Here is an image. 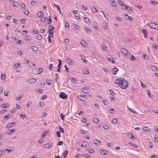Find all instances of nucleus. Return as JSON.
<instances>
[{"label": "nucleus", "mask_w": 158, "mask_h": 158, "mask_svg": "<svg viewBox=\"0 0 158 158\" xmlns=\"http://www.w3.org/2000/svg\"><path fill=\"white\" fill-rule=\"evenodd\" d=\"M120 85H119V86L122 89H125L128 86V82L127 81L124 80V78H123V79L121 82Z\"/></svg>", "instance_id": "1"}, {"label": "nucleus", "mask_w": 158, "mask_h": 158, "mask_svg": "<svg viewBox=\"0 0 158 158\" xmlns=\"http://www.w3.org/2000/svg\"><path fill=\"white\" fill-rule=\"evenodd\" d=\"M77 144L81 146L84 147H87L89 145V143L88 142H85L83 140L78 141Z\"/></svg>", "instance_id": "2"}, {"label": "nucleus", "mask_w": 158, "mask_h": 158, "mask_svg": "<svg viewBox=\"0 0 158 158\" xmlns=\"http://www.w3.org/2000/svg\"><path fill=\"white\" fill-rule=\"evenodd\" d=\"M53 143L52 142H49L48 143H46L44 145L43 147L44 148H49L53 145Z\"/></svg>", "instance_id": "3"}, {"label": "nucleus", "mask_w": 158, "mask_h": 158, "mask_svg": "<svg viewBox=\"0 0 158 158\" xmlns=\"http://www.w3.org/2000/svg\"><path fill=\"white\" fill-rule=\"evenodd\" d=\"M59 96L60 98L64 99H66L68 98L67 95L66 94L63 92H61L59 94Z\"/></svg>", "instance_id": "4"}, {"label": "nucleus", "mask_w": 158, "mask_h": 158, "mask_svg": "<svg viewBox=\"0 0 158 158\" xmlns=\"http://www.w3.org/2000/svg\"><path fill=\"white\" fill-rule=\"evenodd\" d=\"M118 3L120 4L121 6H124L125 7V8H124V7H122V8L124 9H127V10H127V9L129 8V7L128 6H127L126 5H125L124 4H123V2L120 0H118Z\"/></svg>", "instance_id": "5"}, {"label": "nucleus", "mask_w": 158, "mask_h": 158, "mask_svg": "<svg viewBox=\"0 0 158 158\" xmlns=\"http://www.w3.org/2000/svg\"><path fill=\"white\" fill-rule=\"evenodd\" d=\"M66 60L68 64L71 65H73L74 63V61L69 58H67Z\"/></svg>", "instance_id": "6"}, {"label": "nucleus", "mask_w": 158, "mask_h": 158, "mask_svg": "<svg viewBox=\"0 0 158 158\" xmlns=\"http://www.w3.org/2000/svg\"><path fill=\"white\" fill-rule=\"evenodd\" d=\"M110 4L113 7L116 6V2L114 0H108Z\"/></svg>", "instance_id": "7"}, {"label": "nucleus", "mask_w": 158, "mask_h": 158, "mask_svg": "<svg viewBox=\"0 0 158 158\" xmlns=\"http://www.w3.org/2000/svg\"><path fill=\"white\" fill-rule=\"evenodd\" d=\"M156 24L155 23H149L148 24V25L152 29H156Z\"/></svg>", "instance_id": "8"}, {"label": "nucleus", "mask_w": 158, "mask_h": 158, "mask_svg": "<svg viewBox=\"0 0 158 158\" xmlns=\"http://www.w3.org/2000/svg\"><path fill=\"white\" fill-rule=\"evenodd\" d=\"M16 130L15 129H10L8 130L6 132V134H11L12 133L14 132Z\"/></svg>", "instance_id": "9"}, {"label": "nucleus", "mask_w": 158, "mask_h": 158, "mask_svg": "<svg viewBox=\"0 0 158 158\" xmlns=\"http://www.w3.org/2000/svg\"><path fill=\"white\" fill-rule=\"evenodd\" d=\"M81 90L82 91L85 93L89 92L90 91V89L88 88H81Z\"/></svg>", "instance_id": "10"}, {"label": "nucleus", "mask_w": 158, "mask_h": 158, "mask_svg": "<svg viewBox=\"0 0 158 158\" xmlns=\"http://www.w3.org/2000/svg\"><path fill=\"white\" fill-rule=\"evenodd\" d=\"M122 79H123V78H120L116 79L115 81V83L116 84H118L119 85L121 84V82L122 81Z\"/></svg>", "instance_id": "11"}, {"label": "nucleus", "mask_w": 158, "mask_h": 158, "mask_svg": "<svg viewBox=\"0 0 158 158\" xmlns=\"http://www.w3.org/2000/svg\"><path fill=\"white\" fill-rule=\"evenodd\" d=\"M77 98L80 100L82 101H85V98L84 96L83 95L79 96L77 97Z\"/></svg>", "instance_id": "12"}, {"label": "nucleus", "mask_w": 158, "mask_h": 158, "mask_svg": "<svg viewBox=\"0 0 158 158\" xmlns=\"http://www.w3.org/2000/svg\"><path fill=\"white\" fill-rule=\"evenodd\" d=\"M36 79L35 78H30L27 81V82L29 83H33L36 82Z\"/></svg>", "instance_id": "13"}, {"label": "nucleus", "mask_w": 158, "mask_h": 158, "mask_svg": "<svg viewBox=\"0 0 158 158\" xmlns=\"http://www.w3.org/2000/svg\"><path fill=\"white\" fill-rule=\"evenodd\" d=\"M124 18L127 19H129L130 21H131L133 19L132 17L129 16L127 14H125L124 15Z\"/></svg>", "instance_id": "14"}, {"label": "nucleus", "mask_w": 158, "mask_h": 158, "mask_svg": "<svg viewBox=\"0 0 158 158\" xmlns=\"http://www.w3.org/2000/svg\"><path fill=\"white\" fill-rule=\"evenodd\" d=\"M107 60L111 63H113V64H114L116 62L114 60L113 58L112 57H111L110 58L107 57Z\"/></svg>", "instance_id": "15"}, {"label": "nucleus", "mask_w": 158, "mask_h": 158, "mask_svg": "<svg viewBox=\"0 0 158 158\" xmlns=\"http://www.w3.org/2000/svg\"><path fill=\"white\" fill-rule=\"evenodd\" d=\"M16 123V122H13L12 123H10L9 124H8L7 126L6 127L8 128H10L13 126Z\"/></svg>", "instance_id": "16"}, {"label": "nucleus", "mask_w": 158, "mask_h": 158, "mask_svg": "<svg viewBox=\"0 0 158 158\" xmlns=\"http://www.w3.org/2000/svg\"><path fill=\"white\" fill-rule=\"evenodd\" d=\"M121 52L123 53L124 55H127V50L124 48H123L121 49Z\"/></svg>", "instance_id": "17"}, {"label": "nucleus", "mask_w": 158, "mask_h": 158, "mask_svg": "<svg viewBox=\"0 0 158 158\" xmlns=\"http://www.w3.org/2000/svg\"><path fill=\"white\" fill-rule=\"evenodd\" d=\"M142 32L143 34L144 37L145 38H147L148 36L147 31L145 29H143L142 30Z\"/></svg>", "instance_id": "18"}, {"label": "nucleus", "mask_w": 158, "mask_h": 158, "mask_svg": "<svg viewBox=\"0 0 158 158\" xmlns=\"http://www.w3.org/2000/svg\"><path fill=\"white\" fill-rule=\"evenodd\" d=\"M84 20L85 22L90 24V20L87 17H85L84 18Z\"/></svg>", "instance_id": "19"}, {"label": "nucleus", "mask_w": 158, "mask_h": 158, "mask_svg": "<svg viewBox=\"0 0 158 158\" xmlns=\"http://www.w3.org/2000/svg\"><path fill=\"white\" fill-rule=\"evenodd\" d=\"M84 29L86 31L87 33L88 34H89L90 32V31H91L87 27H84Z\"/></svg>", "instance_id": "20"}, {"label": "nucleus", "mask_w": 158, "mask_h": 158, "mask_svg": "<svg viewBox=\"0 0 158 158\" xmlns=\"http://www.w3.org/2000/svg\"><path fill=\"white\" fill-rule=\"evenodd\" d=\"M118 71V69L116 68H114L112 70V72L113 74H116L117 72Z\"/></svg>", "instance_id": "21"}, {"label": "nucleus", "mask_w": 158, "mask_h": 158, "mask_svg": "<svg viewBox=\"0 0 158 158\" xmlns=\"http://www.w3.org/2000/svg\"><path fill=\"white\" fill-rule=\"evenodd\" d=\"M73 26L75 28H76L78 30H80V27L77 24H75V23H73Z\"/></svg>", "instance_id": "22"}, {"label": "nucleus", "mask_w": 158, "mask_h": 158, "mask_svg": "<svg viewBox=\"0 0 158 158\" xmlns=\"http://www.w3.org/2000/svg\"><path fill=\"white\" fill-rule=\"evenodd\" d=\"M80 43L82 46L84 47H85L87 44V43L85 41V40H81Z\"/></svg>", "instance_id": "23"}, {"label": "nucleus", "mask_w": 158, "mask_h": 158, "mask_svg": "<svg viewBox=\"0 0 158 158\" xmlns=\"http://www.w3.org/2000/svg\"><path fill=\"white\" fill-rule=\"evenodd\" d=\"M49 131L48 130H46L44 131L43 133L42 134V137H44L48 133V132Z\"/></svg>", "instance_id": "24"}, {"label": "nucleus", "mask_w": 158, "mask_h": 158, "mask_svg": "<svg viewBox=\"0 0 158 158\" xmlns=\"http://www.w3.org/2000/svg\"><path fill=\"white\" fill-rule=\"evenodd\" d=\"M127 137L130 139H134V136L133 135V134L132 133H129L127 135Z\"/></svg>", "instance_id": "25"}, {"label": "nucleus", "mask_w": 158, "mask_h": 158, "mask_svg": "<svg viewBox=\"0 0 158 158\" xmlns=\"http://www.w3.org/2000/svg\"><path fill=\"white\" fill-rule=\"evenodd\" d=\"M102 26L103 27L106 29H108L107 23L105 22H104L102 23Z\"/></svg>", "instance_id": "26"}, {"label": "nucleus", "mask_w": 158, "mask_h": 158, "mask_svg": "<svg viewBox=\"0 0 158 158\" xmlns=\"http://www.w3.org/2000/svg\"><path fill=\"white\" fill-rule=\"evenodd\" d=\"M9 93V90L7 89L4 91V95L5 96H7L8 95V94Z\"/></svg>", "instance_id": "27"}, {"label": "nucleus", "mask_w": 158, "mask_h": 158, "mask_svg": "<svg viewBox=\"0 0 158 158\" xmlns=\"http://www.w3.org/2000/svg\"><path fill=\"white\" fill-rule=\"evenodd\" d=\"M101 48L103 51H105L106 50V48L105 45H104V44H102L101 45Z\"/></svg>", "instance_id": "28"}, {"label": "nucleus", "mask_w": 158, "mask_h": 158, "mask_svg": "<svg viewBox=\"0 0 158 158\" xmlns=\"http://www.w3.org/2000/svg\"><path fill=\"white\" fill-rule=\"evenodd\" d=\"M101 153L105 155L106 154V152H108V151L106 150H101L100 151Z\"/></svg>", "instance_id": "29"}, {"label": "nucleus", "mask_w": 158, "mask_h": 158, "mask_svg": "<svg viewBox=\"0 0 158 158\" xmlns=\"http://www.w3.org/2000/svg\"><path fill=\"white\" fill-rule=\"evenodd\" d=\"M92 25L93 27L96 30H97L98 29V26L95 23H92Z\"/></svg>", "instance_id": "30"}, {"label": "nucleus", "mask_w": 158, "mask_h": 158, "mask_svg": "<svg viewBox=\"0 0 158 158\" xmlns=\"http://www.w3.org/2000/svg\"><path fill=\"white\" fill-rule=\"evenodd\" d=\"M70 80L73 83H77V79L76 78H71Z\"/></svg>", "instance_id": "31"}, {"label": "nucleus", "mask_w": 158, "mask_h": 158, "mask_svg": "<svg viewBox=\"0 0 158 158\" xmlns=\"http://www.w3.org/2000/svg\"><path fill=\"white\" fill-rule=\"evenodd\" d=\"M24 38L25 40H29L31 39V37L29 35L25 36Z\"/></svg>", "instance_id": "32"}, {"label": "nucleus", "mask_w": 158, "mask_h": 158, "mask_svg": "<svg viewBox=\"0 0 158 158\" xmlns=\"http://www.w3.org/2000/svg\"><path fill=\"white\" fill-rule=\"evenodd\" d=\"M143 130L145 131H148L150 129L147 127H144L143 128Z\"/></svg>", "instance_id": "33"}, {"label": "nucleus", "mask_w": 158, "mask_h": 158, "mask_svg": "<svg viewBox=\"0 0 158 158\" xmlns=\"http://www.w3.org/2000/svg\"><path fill=\"white\" fill-rule=\"evenodd\" d=\"M31 48L33 51H36L38 50V48L35 46H33L31 47Z\"/></svg>", "instance_id": "34"}, {"label": "nucleus", "mask_w": 158, "mask_h": 158, "mask_svg": "<svg viewBox=\"0 0 158 158\" xmlns=\"http://www.w3.org/2000/svg\"><path fill=\"white\" fill-rule=\"evenodd\" d=\"M87 150L88 151V152H90V153H93L94 152V150H93L91 148H89L87 149Z\"/></svg>", "instance_id": "35"}, {"label": "nucleus", "mask_w": 158, "mask_h": 158, "mask_svg": "<svg viewBox=\"0 0 158 158\" xmlns=\"http://www.w3.org/2000/svg\"><path fill=\"white\" fill-rule=\"evenodd\" d=\"M93 121L95 123H98L100 122V121L96 118H93Z\"/></svg>", "instance_id": "36"}, {"label": "nucleus", "mask_w": 158, "mask_h": 158, "mask_svg": "<svg viewBox=\"0 0 158 158\" xmlns=\"http://www.w3.org/2000/svg\"><path fill=\"white\" fill-rule=\"evenodd\" d=\"M31 4L33 6H36L37 5V2L36 1H32L31 2Z\"/></svg>", "instance_id": "37"}, {"label": "nucleus", "mask_w": 158, "mask_h": 158, "mask_svg": "<svg viewBox=\"0 0 158 158\" xmlns=\"http://www.w3.org/2000/svg\"><path fill=\"white\" fill-rule=\"evenodd\" d=\"M154 140L155 142L158 143V137L157 136L155 135Z\"/></svg>", "instance_id": "38"}, {"label": "nucleus", "mask_w": 158, "mask_h": 158, "mask_svg": "<svg viewBox=\"0 0 158 158\" xmlns=\"http://www.w3.org/2000/svg\"><path fill=\"white\" fill-rule=\"evenodd\" d=\"M68 153V150H65L64 151V156H63L64 158H66V157Z\"/></svg>", "instance_id": "39"}, {"label": "nucleus", "mask_w": 158, "mask_h": 158, "mask_svg": "<svg viewBox=\"0 0 158 158\" xmlns=\"http://www.w3.org/2000/svg\"><path fill=\"white\" fill-rule=\"evenodd\" d=\"M129 144L135 148H137L138 147L135 144L133 143L132 142H130Z\"/></svg>", "instance_id": "40"}, {"label": "nucleus", "mask_w": 158, "mask_h": 158, "mask_svg": "<svg viewBox=\"0 0 158 158\" xmlns=\"http://www.w3.org/2000/svg\"><path fill=\"white\" fill-rule=\"evenodd\" d=\"M44 105V103L43 102H41L38 104V106L43 107Z\"/></svg>", "instance_id": "41"}, {"label": "nucleus", "mask_w": 158, "mask_h": 158, "mask_svg": "<svg viewBox=\"0 0 158 158\" xmlns=\"http://www.w3.org/2000/svg\"><path fill=\"white\" fill-rule=\"evenodd\" d=\"M47 98V96L46 95H44L42 96L41 97L40 99L42 100H44Z\"/></svg>", "instance_id": "42"}, {"label": "nucleus", "mask_w": 158, "mask_h": 158, "mask_svg": "<svg viewBox=\"0 0 158 158\" xmlns=\"http://www.w3.org/2000/svg\"><path fill=\"white\" fill-rule=\"evenodd\" d=\"M115 19L117 20H118V21H120V22H121L122 21V19L119 17H118V16H116L115 17Z\"/></svg>", "instance_id": "43"}, {"label": "nucleus", "mask_w": 158, "mask_h": 158, "mask_svg": "<svg viewBox=\"0 0 158 158\" xmlns=\"http://www.w3.org/2000/svg\"><path fill=\"white\" fill-rule=\"evenodd\" d=\"M92 11L93 12H98V10H96V8L94 6H93L92 7Z\"/></svg>", "instance_id": "44"}, {"label": "nucleus", "mask_w": 158, "mask_h": 158, "mask_svg": "<svg viewBox=\"0 0 158 158\" xmlns=\"http://www.w3.org/2000/svg\"><path fill=\"white\" fill-rule=\"evenodd\" d=\"M81 59L83 60L84 62L86 63L87 62V60L85 59V56H81Z\"/></svg>", "instance_id": "45"}, {"label": "nucleus", "mask_w": 158, "mask_h": 158, "mask_svg": "<svg viewBox=\"0 0 158 158\" xmlns=\"http://www.w3.org/2000/svg\"><path fill=\"white\" fill-rule=\"evenodd\" d=\"M151 69L153 71H156V67L153 66H151Z\"/></svg>", "instance_id": "46"}, {"label": "nucleus", "mask_w": 158, "mask_h": 158, "mask_svg": "<svg viewBox=\"0 0 158 158\" xmlns=\"http://www.w3.org/2000/svg\"><path fill=\"white\" fill-rule=\"evenodd\" d=\"M127 108L130 111L132 112L133 113H137L135 110H133L132 109L130 108L128 106H127Z\"/></svg>", "instance_id": "47"}, {"label": "nucleus", "mask_w": 158, "mask_h": 158, "mask_svg": "<svg viewBox=\"0 0 158 158\" xmlns=\"http://www.w3.org/2000/svg\"><path fill=\"white\" fill-rule=\"evenodd\" d=\"M43 13L42 12H39L37 14V16L39 17H42V15H43Z\"/></svg>", "instance_id": "48"}, {"label": "nucleus", "mask_w": 158, "mask_h": 158, "mask_svg": "<svg viewBox=\"0 0 158 158\" xmlns=\"http://www.w3.org/2000/svg\"><path fill=\"white\" fill-rule=\"evenodd\" d=\"M93 142L95 144H97L100 142V141L97 139H95L94 140Z\"/></svg>", "instance_id": "49"}, {"label": "nucleus", "mask_w": 158, "mask_h": 158, "mask_svg": "<svg viewBox=\"0 0 158 158\" xmlns=\"http://www.w3.org/2000/svg\"><path fill=\"white\" fill-rule=\"evenodd\" d=\"M150 3L153 4L154 5H156L157 4V2L155 1H150Z\"/></svg>", "instance_id": "50"}, {"label": "nucleus", "mask_w": 158, "mask_h": 158, "mask_svg": "<svg viewBox=\"0 0 158 158\" xmlns=\"http://www.w3.org/2000/svg\"><path fill=\"white\" fill-rule=\"evenodd\" d=\"M43 69L42 68H40L38 71L37 72V74H40L42 73V72L43 71Z\"/></svg>", "instance_id": "51"}, {"label": "nucleus", "mask_w": 158, "mask_h": 158, "mask_svg": "<svg viewBox=\"0 0 158 158\" xmlns=\"http://www.w3.org/2000/svg\"><path fill=\"white\" fill-rule=\"evenodd\" d=\"M43 17V16L42 15V17H41L42 18L41 19V20L43 22H45V21L47 19L45 17Z\"/></svg>", "instance_id": "52"}, {"label": "nucleus", "mask_w": 158, "mask_h": 158, "mask_svg": "<svg viewBox=\"0 0 158 158\" xmlns=\"http://www.w3.org/2000/svg\"><path fill=\"white\" fill-rule=\"evenodd\" d=\"M9 148H12L11 147H9L8 148L6 149V150H4V152H6V151H7L9 152H11L13 151L11 149H9Z\"/></svg>", "instance_id": "53"}, {"label": "nucleus", "mask_w": 158, "mask_h": 158, "mask_svg": "<svg viewBox=\"0 0 158 158\" xmlns=\"http://www.w3.org/2000/svg\"><path fill=\"white\" fill-rule=\"evenodd\" d=\"M58 60L59 61V64L58 65V67H60L61 65V63H62V61L61 60Z\"/></svg>", "instance_id": "54"}, {"label": "nucleus", "mask_w": 158, "mask_h": 158, "mask_svg": "<svg viewBox=\"0 0 158 158\" xmlns=\"http://www.w3.org/2000/svg\"><path fill=\"white\" fill-rule=\"evenodd\" d=\"M20 64H18V63H16L14 65V66H15V69H16L17 68H18V67H19V65H20Z\"/></svg>", "instance_id": "55"}, {"label": "nucleus", "mask_w": 158, "mask_h": 158, "mask_svg": "<svg viewBox=\"0 0 158 158\" xmlns=\"http://www.w3.org/2000/svg\"><path fill=\"white\" fill-rule=\"evenodd\" d=\"M111 121L114 123H117V119L116 118H113L111 120Z\"/></svg>", "instance_id": "56"}, {"label": "nucleus", "mask_w": 158, "mask_h": 158, "mask_svg": "<svg viewBox=\"0 0 158 158\" xmlns=\"http://www.w3.org/2000/svg\"><path fill=\"white\" fill-rule=\"evenodd\" d=\"M42 38V36L40 34L38 35L37 36V39L38 40H41Z\"/></svg>", "instance_id": "57"}, {"label": "nucleus", "mask_w": 158, "mask_h": 158, "mask_svg": "<svg viewBox=\"0 0 158 158\" xmlns=\"http://www.w3.org/2000/svg\"><path fill=\"white\" fill-rule=\"evenodd\" d=\"M89 71L86 69L83 70V73L85 74H88L89 73Z\"/></svg>", "instance_id": "58"}, {"label": "nucleus", "mask_w": 158, "mask_h": 158, "mask_svg": "<svg viewBox=\"0 0 158 158\" xmlns=\"http://www.w3.org/2000/svg\"><path fill=\"white\" fill-rule=\"evenodd\" d=\"M83 156H84L86 158H90L89 155V154H84Z\"/></svg>", "instance_id": "59"}, {"label": "nucleus", "mask_w": 158, "mask_h": 158, "mask_svg": "<svg viewBox=\"0 0 158 158\" xmlns=\"http://www.w3.org/2000/svg\"><path fill=\"white\" fill-rule=\"evenodd\" d=\"M13 5L15 6H17L19 5V2H14Z\"/></svg>", "instance_id": "60"}, {"label": "nucleus", "mask_w": 158, "mask_h": 158, "mask_svg": "<svg viewBox=\"0 0 158 158\" xmlns=\"http://www.w3.org/2000/svg\"><path fill=\"white\" fill-rule=\"evenodd\" d=\"M17 42H18V44H22L23 43V42L20 40H18L17 41Z\"/></svg>", "instance_id": "61"}, {"label": "nucleus", "mask_w": 158, "mask_h": 158, "mask_svg": "<svg viewBox=\"0 0 158 158\" xmlns=\"http://www.w3.org/2000/svg\"><path fill=\"white\" fill-rule=\"evenodd\" d=\"M49 34L50 35H52L53 33V31L52 29H50L49 31Z\"/></svg>", "instance_id": "62"}, {"label": "nucleus", "mask_w": 158, "mask_h": 158, "mask_svg": "<svg viewBox=\"0 0 158 158\" xmlns=\"http://www.w3.org/2000/svg\"><path fill=\"white\" fill-rule=\"evenodd\" d=\"M143 57H144V59H146V60H148V57L146 54H144L143 55Z\"/></svg>", "instance_id": "63"}, {"label": "nucleus", "mask_w": 158, "mask_h": 158, "mask_svg": "<svg viewBox=\"0 0 158 158\" xmlns=\"http://www.w3.org/2000/svg\"><path fill=\"white\" fill-rule=\"evenodd\" d=\"M103 127L105 129H106V130H108L109 129V127L107 126V125H104V126H103Z\"/></svg>", "instance_id": "64"}]
</instances>
